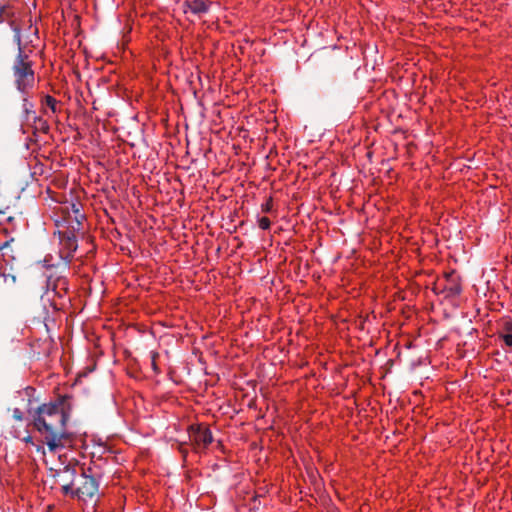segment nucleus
<instances>
[{"instance_id": "f257e3e1", "label": "nucleus", "mask_w": 512, "mask_h": 512, "mask_svg": "<svg viewBox=\"0 0 512 512\" xmlns=\"http://www.w3.org/2000/svg\"><path fill=\"white\" fill-rule=\"evenodd\" d=\"M68 400V396H63L55 402L44 403L36 409L28 410L34 428L43 435L44 442L51 452L63 448L71 438L66 430L71 412Z\"/></svg>"}, {"instance_id": "f03ea898", "label": "nucleus", "mask_w": 512, "mask_h": 512, "mask_svg": "<svg viewBox=\"0 0 512 512\" xmlns=\"http://www.w3.org/2000/svg\"><path fill=\"white\" fill-rule=\"evenodd\" d=\"M17 40L19 45L18 55L12 69L18 90L25 91L28 87L33 85L34 72L31 68V63L27 61L28 57L23 54L20 47V38L17 37Z\"/></svg>"}, {"instance_id": "7ed1b4c3", "label": "nucleus", "mask_w": 512, "mask_h": 512, "mask_svg": "<svg viewBox=\"0 0 512 512\" xmlns=\"http://www.w3.org/2000/svg\"><path fill=\"white\" fill-rule=\"evenodd\" d=\"M189 439L195 451L205 449L213 441L212 432L203 425L189 427Z\"/></svg>"}, {"instance_id": "20e7f679", "label": "nucleus", "mask_w": 512, "mask_h": 512, "mask_svg": "<svg viewBox=\"0 0 512 512\" xmlns=\"http://www.w3.org/2000/svg\"><path fill=\"white\" fill-rule=\"evenodd\" d=\"M99 484L93 476L84 478L81 487L75 488L74 494L81 501L92 500L98 493Z\"/></svg>"}, {"instance_id": "39448f33", "label": "nucleus", "mask_w": 512, "mask_h": 512, "mask_svg": "<svg viewBox=\"0 0 512 512\" xmlns=\"http://www.w3.org/2000/svg\"><path fill=\"white\" fill-rule=\"evenodd\" d=\"M78 468L76 465H66L63 468L56 471L55 476L58 478V481L61 484H71L73 485V480L75 479V475Z\"/></svg>"}, {"instance_id": "423d86ee", "label": "nucleus", "mask_w": 512, "mask_h": 512, "mask_svg": "<svg viewBox=\"0 0 512 512\" xmlns=\"http://www.w3.org/2000/svg\"><path fill=\"white\" fill-rule=\"evenodd\" d=\"M208 4L205 0H191L183 3V10L185 13L190 11L194 15H202L208 11Z\"/></svg>"}, {"instance_id": "0eeeda50", "label": "nucleus", "mask_w": 512, "mask_h": 512, "mask_svg": "<svg viewBox=\"0 0 512 512\" xmlns=\"http://www.w3.org/2000/svg\"><path fill=\"white\" fill-rule=\"evenodd\" d=\"M61 243L66 250H68L69 254L75 252L78 248L77 239L73 232H63L61 233Z\"/></svg>"}, {"instance_id": "6e6552de", "label": "nucleus", "mask_w": 512, "mask_h": 512, "mask_svg": "<svg viewBox=\"0 0 512 512\" xmlns=\"http://www.w3.org/2000/svg\"><path fill=\"white\" fill-rule=\"evenodd\" d=\"M90 475H87L82 469H80V473L77 471L75 475V479L73 480V487L78 488L84 482V478H89Z\"/></svg>"}, {"instance_id": "1a4fd4ad", "label": "nucleus", "mask_w": 512, "mask_h": 512, "mask_svg": "<svg viewBox=\"0 0 512 512\" xmlns=\"http://www.w3.org/2000/svg\"><path fill=\"white\" fill-rule=\"evenodd\" d=\"M13 15V12L8 6L0 7V23L8 21Z\"/></svg>"}, {"instance_id": "9d476101", "label": "nucleus", "mask_w": 512, "mask_h": 512, "mask_svg": "<svg viewBox=\"0 0 512 512\" xmlns=\"http://www.w3.org/2000/svg\"><path fill=\"white\" fill-rule=\"evenodd\" d=\"M71 209L75 213V219L77 221V224L80 225L82 219H84V215L80 213L79 204L73 203L71 205Z\"/></svg>"}, {"instance_id": "9b49d317", "label": "nucleus", "mask_w": 512, "mask_h": 512, "mask_svg": "<svg viewBox=\"0 0 512 512\" xmlns=\"http://www.w3.org/2000/svg\"><path fill=\"white\" fill-rule=\"evenodd\" d=\"M75 488L71 484H62V492L66 495H71L72 497H76L74 494Z\"/></svg>"}, {"instance_id": "f8f14e48", "label": "nucleus", "mask_w": 512, "mask_h": 512, "mask_svg": "<svg viewBox=\"0 0 512 512\" xmlns=\"http://www.w3.org/2000/svg\"><path fill=\"white\" fill-rule=\"evenodd\" d=\"M258 223H259V227L264 230L268 229L271 224L269 218H267V217L260 218Z\"/></svg>"}, {"instance_id": "ddd939ff", "label": "nucleus", "mask_w": 512, "mask_h": 512, "mask_svg": "<svg viewBox=\"0 0 512 512\" xmlns=\"http://www.w3.org/2000/svg\"><path fill=\"white\" fill-rule=\"evenodd\" d=\"M46 103L51 108L53 112H56V103L57 101L52 96H46Z\"/></svg>"}, {"instance_id": "4468645a", "label": "nucleus", "mask_w": 512, "mask_h": 512, "mask_svg": "<svg viewBox=\"0 0 512 512\" xmlns=\"http://www.w3.org/2000/svg\"><path fill=\"white\" fill-rule=\"evenodd\" d=\"M448 291L452 295H459L461 293V287L458 284H453L448 288Z\"/></svg>"}, {"instance_id": "2eb2a0df", "label": "nucleus", "mask_w": 512, "mask_h": 512, "mask_svg": "<svg viewBox=\"0 0 512 512\" xmlns=\"http://www.w3.org/2000/svg\"><path fill=\"white\" fill-rule=\"evenodd\" d=\"M503 331L505 334H512V320H506L503 323Z\"/></svg>"}, {"instance_id": "dca6fc26", "label": "nucleus", "mask_w": 512, "mask_h": 512, "mask_svg": "<svg viewBox=\"0 0 512 512\" xmlns=\"http://www.w3.org/2000/svg\"><path fill=\"white\" fill-rule=\"evenodd\" d=\"M501 337L507 346H512V334H503Z\"/></svg>"}, {"instance_id": "f3484780", "label": "nucleus", "mask_w": 512, "mask_h": 512, "mask_svg": "<svg viewBox=\"0 0 512 512\" xmlns=\"http://www.w3.org/2000/svg\"><path fill=\"white\" fill-rule=\"evenodd\" d=\"M32 107H33V105L31 103H29L26 99H24L23 108H24V111L26 114L31 112Z\"/></svg>"}, {"instance_id": "a211bd4d", "label": "nucleus", "mask_w": 512, "mask_h": 512, "mask_svg": "<svg viewBox=\"0 0 512 512\" xmlns=\"http://www.w3.org/2000/svg\"><path fill=\"white\" fill-rule=\"evenodd\" d=\"M13 417H14L16 420L21 421V420L23 419L22 412H21L18 408L14 409V411H13Z\"/></svg>"}, {"instance_id": "6ab92c4d", "label": "nucleus", "mask_w": 512, "mask_h": 512, "mask_svg": "<svg viewBox=\"0 0 512 512\" xmlns=\"http://www.w3.org/2000/svg\"><path fill=\"white\" fill-rule=\"evenodd\" d=\"M262 208H263V211L268 212L271 208L270 200L266 204L262 205Z\"/></svg>"}, {"instance_id": "aec40b11", "label": "nucleus", "mask_w": 512, "mask_h": 512, "mask_svg": "<svg viewBox=\"0 0 512 512\" xmlns=\"http://www.w3.org/2000/svg\"><path fill=\"white\" fill-rule=\"evenodd\" d=\"M37 451H42V452H43V454L45 453V451H44L43 447H41V446H38Z\"/></svg>"}, {"instance_id": "412c9836", "label": "nucleus", "mask_w": 512, "mask_h": 512, "mask_svg": "<svg viewBox=\"0 0 512 512\" xmlns=\"http://www.w3.org/2000/svg\"><path fill=\"white\" fill-rule=\"evenodd\" d=\"M180 451H181V453H183L184 455L186 454V450H184V449L182 448V445H180Z\"/></svg>"}, {"instance_id": "4be33fe9", "label": "nucleus", "mask_w": 512, "mask_h": 512, "mask_svg": "<svg viewBox=\"0 0 512 512\" xmlns=\"http://www.w3.org/2000/svg\"><path fill=\"white\" fill-rule=\"evenodd\" d=\"M25 440H26L27 442H30V441H32V438H31V436H28Z\"/></svg>"}]
</instances>
